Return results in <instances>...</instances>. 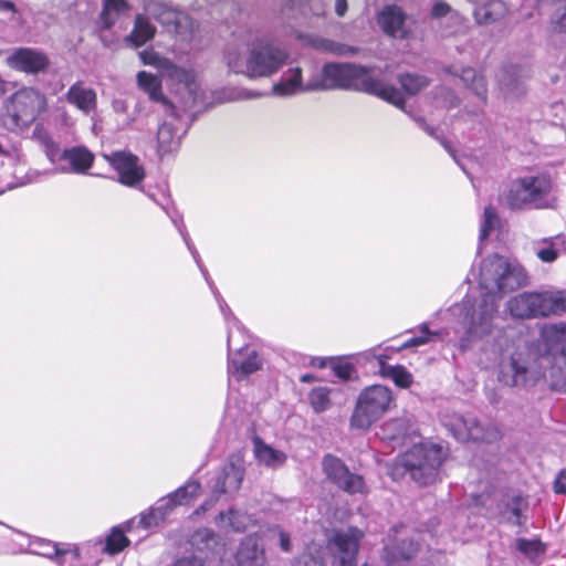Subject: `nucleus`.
Segmentation results:
<instances>
[{"label": "nucleus", "mask_w": 566, "mask_h": 566, "mask_svg": "<svg viewBox=\"0 0 566 566\" xmlns=\"http://www.w3.org/2000/svg\"><path fill=\"white\" fill-rule=\"evenodd\" d=\"M468 281L476 282L485 292L474 301L465 296L449 310L463 329L459 338V347L463 352L476 340L489 336L496 327L500 301L496 293L511 292L526 285L528 275L517 260L493 254L482 260L479 268H471Z\"/></svg>", "instance_id": "f257e3e1"}, {"label": "nucleus", "mask_w": 566, "mask_h": 566, "mask_svg": "<svg viewBox=\"0 0 566 566\" xmlns=\"http://www.w3.org/2000/svg\"><path fill=\"white\" fill-rule=\"evenodd\" d=\"M374 67L355 63H326L322 69L321 83L324 90L344 88L375 95L398 108H403L405 97L395 86L374 75Z\"/></svg>", "instance_id": "f03ea898"}, {"label": "nucleus", "mask_w": 566, "mask_h": 566, "mask_svg": "<svg viewBox=\"0 0 566 566\" xmlns=\"http://www.w3.org/2000/svg\"><path fill=\"white\" fill-rule=\"evenodd\" d=\"M287 57L289 54L282 48L264 41L254 42L247 50L229 46L226 53L228 67L251 80L273 75L285 64Z\"/></svg>", "instance_id": "7ed1b4c3"}, {"label": "nucleus", "mask_w": 566, "mask_h": 566, "mask_svg": "<svg viewBox=\"0 0 566 566\" xmlns=\"http://www.w3.org/2000/svg\"><path fill=\"white\" fill-rule=\"evenodd\" d=\"M444 457L442 447L438 444L413 443L410 449L396 458L390 475L394 480H399L409 474L419 485L432 484L439 475Z\"/></svg>", "instance_id": "20e7f679"}, {"label": "nucleus", "mask_w": 566, "mask_h": 566, "mask_svg": "<svg viewBox=\"0 0 566 566\" xmlns=\"http://www.w3.org/2000/svg\"><path fill=\"white\" fill-rule=\"evenodd\" d=\"M551 175L542 172L514 179L505 193V203L512 210L555 209L557 197Z\"/></svg>", "instance_id": "39448f33"}, {"label": "nucleus", "mask_w": 566, "mask_h": 566, "mask_svg": "<svg viewBox=\"0 0 566 566\" xmlns=\"http://www.w3.org/2000/svg\"><path fill=\"white\" fill-rule=\"evenodd\" d=\"M140 59L144 64L156 67L160 77L170 82V86H176V94L180 96L182 112L203 103V91L191 70L177 66L169 59L153 50L143 51Z\"/></svg>", "instance_id": "423d86ee"}, {"label": "nucleus", "mask_w": 566, "mask_h": 566, "mask_svg": "<svg viewBox=\"0 0 566 566\" xmlns=\"http://www.w3.org/2000/svg\"><path fill=\"white\" fill-rule=\"evenodd\" d=\"M507 310L517 318L566 313V290L523 292L507 302Z\"/></svg>", "instance_id": "0eeeda50"}, {"label": "nucleus", "mask_w": 566, "mask_h": 566, "mask_svg": "<svg viewBox=\"0 0 566 566\" xmlns=\"http://www.w3.org/2000/svg\"><path fill=\"white\" fill-rule=\"evenodd\" d=\"M394 405L395 398L390 388L382 385L366 387L357 398L350 417V426L355 429L367 430Z\"/></svg>", "instance_id": "6e6552de"}, {"label": "nucleus", "mask_w": 566, "mask_h": 566, "mask_svg": "<svg viewBox=\"0 0 566 566\" xmlns=\"http://www.w3.org/2000/svg\"><path fill=\"white\" fill-rule=\"evenodd\" d=\"M232 322L233 325L228 329V374L230 379L241 381L261 369L263 359L252 345L243 343L235 347V338L237 336L243 337V329L234 317H232Z\"/></svg>", "instance_id": "1a4fd4ad"}, {"label": "nucleus", "mask_w": 566, "mask_h": 566, "mask_svg": "<svg viewBox=\"0 0 566 566\" xmlns=\"http://www.w3.org/2000/svg\"><path fill=\"white\" fill-rule=\"evenodd\" d=\"M48 107L46 98L39 91L23 88L15 92L7 106L4 125L9 129L30 126Z\"/></svg>", "instance_id": "9d476101"}, {"label": "nucleus", "mask_w": 566, "mask_h": 566, "mask_svg": "<svg viewBox=\"0 0 566 566\" xmlns=\"http://www.w3.org/2000/svg\"><path fill=\"white\" fill-rule=\"evenodd\" d=\"M144 9L157 20L167 32L175 33L182 40H190L195 30V22L184 11L158 0H144Z\"/></svg>", "instance_id": "9b49d317"}, {"label": "nucleus", "mask_w": 566, "mask_h": 566, "mask_svg": "<svg viewBox=\"0 0 566 566\" xmlns=\"http://www.w3.org/2000/svg\"><path fill=\"white\" fill-rule=\"evenodd\" d=\"M244 476V469L239 460H230L210 481L211 499L202 503L197 510L196 514H203L209 511L214 501L219 500L222 495L231 496L235 494L241 488Z\"/></svg>", "instance_id": "f8f14e48"}, {"label": "nucleus", "mask_w": 566, "mask_h": 566, "mask_svg": "<svg viewBox=\"0 0 566 566\" xmlns=\"http://www.w3.org/2000/svg\"><path fill=\"white\" fill-rule=\"evenodd\" d=\"M104 159L116 171L117 181L129 188H138L146 177V171L138 156L127 150L104 154Z\"/></svg>", "instance_id": "ddd939ff"}, {"label": "nucleus", "mask_w": 566, "mask_h": 566, "mask_svg": "<svg viewBox=\"0 0 566 566\" xmlns=\"http://www.w3.org/2000/svg\"><path fill=\"white\" fill-rule=\"evenodd\" d=\"M446 427L458 441L494 442L501 438V431L493 424L484 427L472 416H454Z\"/></svg>", "instance_id": "4468645a"}, {"label": "nucleus", "mask_w": 566, "mask_h": 566, "mask_svg": "<svg viewBox=\"0 0 566 566\" xmlns=\"http://www.w3.org/2000/svg\"><path fill=\"white\" fill-rule=\"evenodd\" d=\"M322 465L327 479L338 489L348 494L367 493L364 478L352 472L339 458L333 454H326L323 458Z\"/></svg>", "instance_id": "2eb2a0df"}, {"label": "nucleus", "mask_w": 566, "mask_h": 566, "mask_svg": "<svg viewBox=\"0 0 566 566\" xmlns=\"http://www.w3.org/2000/svg\"><path fill=\"white\" fill-rule=\"evenodd\" d=\"M165 118L157 132L158 153L160 156L176 151L187 127L181 119L179 109L175 106L174 115L170 112H163Z\"/></svg>", "instance_id": "dca6fc26"}, {"label": "nucleus", "mask_w": 566, "mask_h": 566, "mask_svg": "<svg viewBox=\"0 0 566 566\" xmlns=\"http://www.w3.org/2000/svg\"><path fill=\"white\" fill-rule=\"evenodd\" d=\"M403 528L402 525L394 526L388 534L391 543L384 548V558L388 566H405L419 549V543L413 537L409 539L397 538V535L402 533Z\"/></svg>", "instance_id": "f3484780"}, {"label": "nucleus", "mask_w": 566, "mask_h": 566, "mask_svg": "<svg viewBox=\"0 0 566 566\" xmlns=\"http://www.w3.org/2000/svg\"><path fill=\"white\" fill-rule=\"evenodd\" d=\"M29 552L43 557L54 558L59 566H74L80 559L77 547L70 544L59 545L40 537L30 539Z\"/></svg>", "instance_id": "a211bd4d"}, {"label": "nucleus", "mask_w": 566, "mask_h": 566, "mask_svg": "<svg viewBox=\"0 0 566 566\" xmlns=\"http://www.w3.org/2000/svg\"><path fill=\"white\" fill-rule=\"evenodd\" d=\"M7 64L19 72L38 74L49 66L48 56L33 48H17L7 57Z\"/></svg>", "instance_id": "6ab92c4d"}, {"label": "nucleus", "mask_w": 566, "mask_h": 566, "mask_svg": "<svg viewBox=\"0 0 566 566\" xmlns=\"http://www.w3.org/2000/svg\"><path fill=\"white\" fill-rule=\"evenodd\" d=\"M377 23L391 38L405 39L410 33L408 17L397 4L385 6L377 15Z\"/></svg>", "instance_id": "aec40b11"}, {"label": "nucleus", "mask_w": 566, "mask_h": 566, "mask_svg": "<svg viewBox=\"0 0 566 566\" xmlns=\"http://www.w3.org/2000/svg\"><path fill=\"white\" fill-rule=\"evenodd\" d=\"M94 154L84 146H73L63 149L61 159L55 164L63 174L84 175L93 166Z\"/></svg>", "instance_id": "412c9836"}, {"label": "nucleus", "mask_w": 566, "mask_h": 566, "mask_svg": "<svg viewBox=\"0 0 566 566\" xmlns=\"http://www.w3.org/2000/svg\"><path fill=\"white\" fill-rule=\"evenodd\" d=\"M417 433L415 424L407 416L389 419L384 422L376 432V436L388 442L392 448L403 444Z\"/></svg>", "instance_id": "4be33fe9"}, {"label": "nucleus", "mask_w": 566, "mask_h": 566, "mask_svg": "<svg viewBox=\"0 0 566 566\" xmlns=\"http://www.w3.org/2000/svg\"><path fill=\"white\" fill-rule=\"evenodd\" d=\"M431 19L433 27L438 29L442 36H451L464 28L462 15L443 1H437L433 4Z\"/></svg>", "instance_id": "5701e85b"}, {"label": "nucleus", "mask_w": 566, "mask_h": 566, "mask_svg": "<svg viewBox=\"0 0 566 566\" xmlns=\"http://www.w3.org/2000/svg\"><path fill=\"white\" fill-rule=\"evenodd\" d=\"M197 537H200L202 541L205 539V542H206L205 548L211 551L206 556L209 559V564H212L216 560L223 563V560L227 558L228 551L226 548V545L220 543L219 538L214 535L213 532L205 530V531L198 532ZM174 566H210V565H207L206 562L201 557L188 556V557H181V558L177 559L175 562Z\"/></svg>", "instance_id": "b1692460"}, {"label": "nucleus", "mask_w": 566, "mask_h": 566, "mask_svg": "<svg viewBox=\"0 0 566 566\" xmlns=\"http://www.w3.org/2000/svg\"><path fill=\"white\" fill-rule=\"evenodd\" d=\"M137 85L151 102L159 104L161 112H170L174 115L175 105L164 95L163 83L158 76L140 71L137 73Z\"/></svg>", "instance_id": "393cba45"}, {"label": "nucleus", "mask_w": 566, "mask_h": 566, "mask_svg": "<svg viewBox=\"0 0 566 566\" xmlns=\"http://www.w3.org/2000/svg\"><path fill=\"white\" fill-rule=\"evenodd\" d=\"M65 98L69 104L76 107L84 115H90L97 107L96 92L80 81L70 86Z\"/></svg>", "instance_id": "a878e982"}, {"label": "nucleus", "mask_w": 566, "mask_h": 566, "mask_svg": "<svg viewBox=\"0 0 566 566\" xmlns=\"http://www.w3.org/2000/svg\"><path fill=\"white\" fill-rule=\"evenodd\" d=\"M527 506V500L521 494L505 495L499 504V514L505 522L523 526L525 523L523 512Z\"/></svg>", "instance_id": "bb28decb"}, {"label": "nucleus", "mask_w": 566, "mask_h": 566, "mask_svg": "<svg viewBox=\"0 0 566 566\" xmlns=\"http://www.w3.org/2000/svg\"><path fill=\"white\" fill-rule=\"evenodd\" d=\"M366 358L374 357L378 360L379 373L382 377L391 379L396 386L407 389L411 386L413 377L406 367L401 365H388L385 363V358L381 354H377V348L370 349L365 353Z\"/></svg>", "instance_id": "cd10ccee"}, {"label": "nucleus", "mask_w": 566, "mask_h": 566, "mask_svg": "<svg viewBox=\"0 0 566 566\" xmlns=\"http://www.w3.org/2000/svg\"><path fill=\"white\" fill-rule=\"evenodd\" d=\"M534 252L536 256L544 263H553L563 253H566V237L557 234L553 237L542 238L534 241Z\"/></svg>", "instance_id": "c85d7f7f"}, {"label": "nucleus", "mask_w": 566, "mask_h": 566, "mask_svg": "<svg viewBox=\"0 0 566 566\" xmlns=\"http://www.w3.org/2000/svg\"><path fill=\"white\" fill-rule=\"evenodd\" d=\"M517 66H504L499 75L501 91L506 98H517L525 94L526 88L524 81L520 75Z\"/></svg>", "instance_id": "c756f323"}, {"label": "nucleus", "mask_w": 566, "mask_h": 566, "mask_svg": "<svg viewBox=\"0 0 566 566\" xmlns=\"http://www.w3.org/2000/svg\"><path fill=\"white\" fill-rule=\"evenodd\" d=\"M147 196L151 200H154L158 206H160L167 212V214L170 217L174 226L176 227V229L178 230L179 234L181 235L185 244L187 245V249L189 250L190 254L192 255L196 264L200 269L202 275H207V269L202 264V261H201V258L199 255V252L196 249L195 244L192 243V241L190 239V235H189V233H188V231L186 229V226L184 224L182 219L180 217H178V216H172V214L169 213V210H168L169 199L166 198V197H163V200H157L154 197V195L149 193V192H147Z\"/></svg>", "instance_id": "7c9ffc66"}, {"label": "nucleus", "mask_w": 566, "mask_h": 566, "mask_svg": "<svg viewBox=\"0 0 566 566\" xmlns=\"http://www.w3.org/2000/svg\"><path fill=\"white\" fill-rule=\"evenodd\" d=\"M32 138L40 145L49 161L53 165L57 164L63 149L61 148L60 142L54 138L43 124L39 123L35 125Z\"/></svg>", "instance_id": "2f4dec72"}, {"label": "nucleus", "mask_w": 566, "mask_h": 566, "mask_svg": "<svg viewBox=\"0 0 566 566\" xmlns=\"http://www.w3.org/2000/svg\"><path fill=\"white\" fill-rule=\"evenodd\" d=\"M234 558L239 566H261L263 552L259 546L258 538L248 536L242 539Z\"/></svg>", "instance_id": "473e14b6"}, {"label": "nucleus", "mask_w": 566, "mask_h": 566, "mask_svg": "<svg viewBox=\"0 0 566 566\" xmlns=\"http://www.w3.org/2000/svg\"><path fill=\"white\" fill-rule=\"evenodd\" d=\"M475 3L473 15L479 24L492 23L499 20L506 11L501 0H470Z\"/></svg>", "instance_id": "72a5a7b5"}, {"label": "nucleus", "mask_w": 566, "mask_h": 566, "mask_svg": "<svg viewBox=\"0 0 566 566\" xmlns=\"http://www.w3.org/2000/svg\"><path fill=\"white\" fill-rule=\"evenodd\" d=\"M527 368L516 358L512 357L507 365H502L499 373V381L505 386L515 387L527 381Z\"/></svg>", "instance_id": "f704fd0d"}, {"label": "nucleus", "mask_w": 566, "mask_h": 566, "mask_svg": "<svg viewBox=\"0 0 566 566\" xmlns=\"http://www.w3.org/2000/svg\"><path fill=\"white\" fill-rule=\"evenodd\" d=\"M156 33V27L150 23L144 14H137L132 32L126 36L125 41L138 48L151 40Z\"/></svg>", "instance_id": "c9c22d12"}, {"label": "nucleus", "mask_w": 566, "mask_h": 566, "mask_svg": "<svg viewBox=\"0 0 566 566\" xmlns=\"http://www.w3.org/2000/svg\"><path fill=\"white\" fill-rule=\"evenodd\" d=\"M543 376L551 379L552 389L566 391V354L564 350L554 356L549 369L545 370Z\"/></svg>", "instance_id": "e433bc0d"}, {"label": "nucleus", "mask_w": 566, "mask_h": 566, "mask_svg": "<svg viewBox=\"0 0 566 566\" xmlns=\"http://www.w3.org/2000/svg\"><path fill=\"white\" fill-rule=\"evenodd\" d=\"M302 87V70L292 67L285 72L280 82L273 85V93L279 96H290Z\"/></svg>", "instance_id": "4c0bfd02"}, {"label": "nucleus", "mask_w": 566, "mask_h": 566, "mask_svg": "<svg viewBox=\"0 0 566 566\" xmlns=\"http://www.w3.org/2000/svg\"><path fill=\"white\" fill-rule=\"evenodd\" d=\"M254 452L258 460L266 467L279 468L286 461V454L264 443L260 439L254 441Z\"/></svg>", "instance_id": "58836bf2"}, {"label": "nucleus", "mask_w": 566, "mask_h": 566, "mask_svg": "<svg viewBox=\"0 0 566 566\" xmlns=\"http://www.w3.org/2000/svg\"><path fill=\"white\" fill-rule=\"evenodd\" d=\"M129 11L126 0H104L101 20L105 29H109L120 15Z\"/></svg>", "instance_id": "ea45409f"}, {"label": "nucleus", "mask_w": 566, "mask_h": 566, "mask_svg": "<svg viewBox=\"0 0 566 566\" xmlns=\"http://www.w3.org/2000/svg\"><path fill=\"white\" fill-rule=\"evenodd\" d=\"M312 43L315 49L338 56H353L359 52V49L356 46L339 43L326 38H316Z\"/></svg>", "instance_id": "a19ab883"}, {"label": "nucleus", "mask_w": 566, "mask_h": 566, "mask_svg": "<svg viewBox=\"0 0 566 566\" xmlns=\"http://www.w3.org/2000/svg\"><path fill=\"white\" fill-rule=\"evenodd\" d=\"M461 81L471 88L474 94L481 98L482 103L486 102V82L484 76L478 74L476 71L472 67H465L462 70L460 75Z\"/></svg>", "instance_id": "79ce46f5"}, {"label": "nucleus", "mask_w": 566, "mask_h": 566, "mask_svg": "<svg viewBox=\"0 0 566 566\" xmlns=\"http://www.w3.org/2000/svg\"><path fill=\"white\" fill-rule=\"evenodd\" d=\"M248 517L235 510L220 512L216 517V524L219 527L231 528L234 532H243L247 526Z\"/></svg>", "instance_id": "37998d69"}, {"label": "nucleus", "mask_w": 566, "mask_h": 566, "mask_svg": "<svg viewBox=\"0 0 566 566\" xmlns=\"http://www.w3.org/2000/svg\"><path fill=\"white\" fill-rule=\"evenodd\" d=\"M200 489V483L197 480L190 479L186 484L178 488L175 492L169 493L168 497L174 500V504L176 506L187 505L198 496Z\"/></svg>", "instance_id": "c03bdc74"}, {"label": "nucleus", "mask_w": 566, "mask_h": 566, "mask_svg": "<svg viewBox=\"0 0 566 566\" xmlns=\"http://www.w3.org/2000/svg\"><path fill=\"white\" fill-rule=\"evenodd\" d=\"M499 224L500 218L497 216L496 209L491 205L486 206L484 208V212L481 220L478 252L481 251V245L483 241L489 238L491 232H493L499 227Z\"/></svg>", "instance_id": "a18cd8bd"}, {"label": "nucleus", "mask_w": 566, "mask_h": 566, "mask_svg": "<svg viewBox=\"0 0 566 566\" xmlns=\"http://www.w3.org/2000/svg\"><path fill=\"white\" fill-rule=\"evenodd\" d=\"M331 391L328 387L318 386L308 392V402L314 412L322 413L332 407Z\"/></svg>", "instance_id": "49530a36"}, {"label": "nucleus", "mask_w": 566, "mask_h": 566, "mask_svg": "<svg viewBox=\"0 0 566 566\" xmlns=\"http://www.w3.org/2000/svg\"><path fill=\"white\" fill-rule=\"evenodd\" d=\"M467 516V509H460L457 513V524L455 526L453 527L452 531L449 532L448 536H444L441 534V539L438 544H442L444 549L447 548V545H448V538L452 539V541H459V542H467L470 539V536L467 534V528H469V525L468 523H464V517Z\"/></svg>", "instance_id": "de8ad7c7"}, {"label": "nucleus", "mask_w": 566, "mask_h": 566, "mask_svg": "<svg viewBox=\"0 0 566 566\" xmlns=\"http://www.w3.org/2000/svg\"><path fill=\"white\" fill-rule=\"evenodd\" d=\"M130 541L125 535V530L116 526L106 536L103 551L109 555H116L129 545Z\"/></svg>", "instance_id": "09e8293b"}, {"label": "nucleus", "mask_w": 566, "mask_h": 566, "mask_svg": "<svg viewBox=\"0 0 566 566\" xmlns=\"http://www.w3.org/2000/svg\"><path fill=\"white\" fill-rule=\"evenodd\" d=\"M398 81L403 91L409 95H415L429 85V78L418 73L400 74Z\"/></svg>", "instance_id": "8fccbe9b"}, {"label": "nucleus", "mask_w": 566, "mask_h": 566, "mask_svg": "<svg viewBox=\"0 0 566 566\" xmlns=\"http://www.w3.org/2000/svg\"><path fill=\"white\" fill-rule=\"evenodd\" d=\"M515 548L530 559H535L545 552L544 544L537 538H517Z\"/></svg>", "instance_id": "3c124183"}, {"label": "nucleus", "mask_w": 566, "mask_h": 566, "mask_svg": "<svg viewBox=\"0 0 566 566\" xmlns=\"http://www.w3.org/2000/svg\"><path fill=\"white\" fill-rule=\"evenodd\" d=\"M419 331H420V335L419 336H415V337L409 338L408 340L402 343L399 347H397L396 352H401L403 349H409V348H413V347H419V346L426 345L429 342H431V339L433 337H437V336L440 335V332H431L428 328V324L427 323H422L419 326Z\"/></svg>", "instance_id": "603ef678"}, {"label": "nucleus", "mask_w": 566, "mask_h": 566, "mask_svg": "<svg viewBox=\"0 0 566 566\" xmlns=\"http://www.w3.org/2000/svg\"><path fill=\"white\" fill-rule=\"evenodd\" d=\"M165 521L158 518V513L155 511V506L153 505L149 507L148 511L143 512L140 514L138 525L142 526L144 530H153L158 527L160 524H163Z\"/></svg>", "instance_id": "864d4df0"}, {"label": "nucleus", "mask_w": 566, "mask_h": 566, "mask_svg": "<svg viewBox=\"0 0 566 566\" xmlns=\"http://www.w3.org/2000/svg\"><path fill=\"white\" fill-rule=\"evenodd\" d=\"M332 369L335 376L344 381L352 379L355 368L350 363L339 359L332 360Z\"/></svg>", "instance_id": "5fc2aeb1"}, {"label": "nucleus", "mask_w": 566, "mask_h": 566, "mask_svg": "<svg viewBox=\"0 0 566 566\" xmlns=\"http://www.w3.org/2000/svg\"><path fill=\"white\" fill-rule=\"evenodd\" d=\"M155 511L158 513V518L166 521L167 517L172 513L176 505L174 504V500L168 497V495L159 499L155 504Z\"/></svg>", "instance_id": "6e6d98bb"}, {"label": "nucleus", "mask_w": 566, "mask_h": 566, "mask_svg": "<svg viewBox=\"0 0 566 566\" xmlns=\"http://www.w3.org/2000/svg\"><path fill=\"white\" fill-rule=\"evenodd\" d=\"M206 282L208 283L209 287L211 289L214 297H216V301L219 305V308L221 311V313L223 314L224 316V319L227 321L228 324H230V316H231V311L229 308V306L227 305L226 301L222 298V296L220 295V293L218 292L217 287L214 286L213 282L210 280V276H209V273L207 272V275H203Z\"/></svg>", "instance_id": "4d7b16f0"}, {"label": "nucleus", "mask_w": 566, "mask_h": 566, "mask_svg": "<svg viewBox=\"0 0 566 566\" xmlns=\"http://www.w3.org/2000/svg\"><path fill=\"white\" fill-rule=\"evenodd\" d=\"M294 566H326V564L319 553L317 555L304 553L296 559Z\"/></svg>", "instance_id": "13d9d810"}, {"label": "nucleus", "mask_w": 566, "mask_h": 566, "mask_svg": "<svg viewBox=\"0 0 566 566\" xmlns=\"http://www.w3.org/2000/svg\"><path fill=\"white\" fill-rule=\"evenodd\" d=\"M552 24L555 31L566 32V6L554 14Z\"/></svg>", "instance_id": "bf43d9fd"}, {"label": "nucleus", "mask_w": 566, "mask_h": 566, "mask_svg": "<svg viewBox=\"0 0 566 566\" xmlns=\"http://www.w3.org/2000/svg\"><path fill=\"white\" fill-rule=\"evenodd\" d=\"M554 491L557 494H566V472L562 471L554 483Z\"/></svg>", "instance_id": "052dcab7"}, {"label": "nucleus", "mask_w": 566, "mask_h": 566, "mask_svg": "<svg viewBox=\"0 0 566 566\" xmlns=\"http://www.w3.org/2000/svg\"><path fill=\"white\" fill-rule=\"evenodd\" d=\"M260 96H261V94L258 92L249 91V90H241L232 98L233 99H252V98H258Z\"/></svg>", "instance_id": "680f3d73"}, {"label": "nucleus", "mask_w": 566, "mask_h": 566, "mask_svg": "<svg viewBox=\"0 0 566 566\" xmlns=\"http://www.w3.org/2000/svg\"><path fill=\"white\" fill-rule=\"evenodd\" d=\"M280 546L284 552H289L291 549L290 536L284 532L280 533Z\"/></svg>", "instance_id": "e2e57ef3"}, {"label": "nucleus", "mask_w": 566, "mask_h": 566, "mask_svg": "<svg viewBox=\"0 0 566 566\" xmlns=\"http://www.w3.org/2000/svg\"><path fill=\"white\" fill-rule=\"evenodd\" d=\"M335 11L338 17H343L347 11V0H336Z\"/></svg>", "instance_id": "0e129e2a"}, {"label": "nucleus", "mask_w": 566, "mask_h": 566, "mask_svg": "<svg viewBox=\"0 0 566 566\" xmlns=\"http://www.w3.org/2000/svg\"><path fill=\"white\" fill-rule=\"evenodd\" d=\"M553 332L558 335H565L566 334V324H564V323L555 324V325L549 326L546 329V333H553Z\"/></svg>", "instance_id": "69168bd1"}, {"label": "nucleus", "mask_w": 566, "mask_h": 566, "mask_svg": "<svg viewBox=\"0 0 566 566\" xmlns=\"http://www.w3.org/2000/svg\"><path fill=\"white\" fill-rule=\"evenodd\" d=\"M418 123H419L420 127L423 128L430 136H436L434 129L431 128L429 125H427L423 118H419Z\"/></svg>", "instance_id": "338daca9"}, {"label": "nucleus", "mask_w": 566, "mask_h": 566, "mask_svg": "<svg viewBox=\"0 0 566 566\" xmlns=\"http://www.w3.org/2000/svg\"><path fill=\"white\" fill-rule=\"evenodd\" d=\"M488 399L492 405H497L500 402V398L495 392L488 395Z\"/></svg>", "instance_id": "774afa93"}]
</instances>
